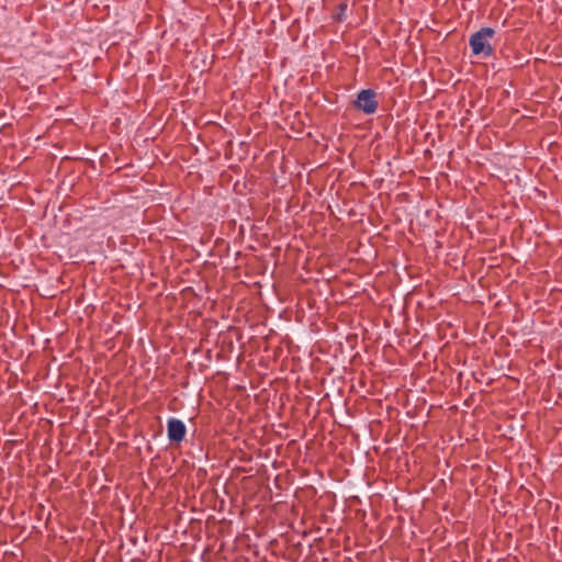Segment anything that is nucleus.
I'll return each mask as SVG.
<instances>
[{"label":"nucleus","instance_id":"nucleus-1","mask_svg":"<svg viewBox=\"0 0 562 562\" xmlns=\"http://www.w3.org/2000/svg\"><path fill=\"white\" fill-rule=\"evenodd\" d=\"M495 35V30L490 26L480 29L477 32L471 35L469 44L474 55H482L490 57L493 55L494 49L488 43V38Z\"/></svg>","mask_w":562,"mask_h":562},{"label":"nucleus","instance_id":"nucleus-2","mask_svg":"<svg viewBox=\"0 0 562 562\" xmlns=\"http://www.w3.org/2000/svg\"><path fill=\"white\" fill-rule=\"evenodd\" d=\"M353 106L366 114L375 113L379 106L376 92L372 89H362L353 101Z\"/></svg>","mask_w":562,"mask_h":562},{"label":"nucleus","instance_id":"nucleus-3","mask_svg":"<svg viewBox=\"0 0 562 562\" xmlns=\"http://www.w3.org/2000/svg\"><path fill=\"white\" fill-rule=\"evenodd\" d=\"M187 427L184 423L178 418H170L167 423V436L170 442L180 443L184 440Z\"/></svg>","mask_w":562,"mask_h":562},{"label":"nucleus","instance_id":"nucleus-4","mask_svg":"<svg viewBox=\"0 0 562 562\" xmlns=\"http://www.w3.org/2000/svg\"><path fill=\"white\" fill-rule=\"evenodd\" d=\"M347 1L340 2L331 15L333 20L337 23L344 22L347 19Z\"/></svg>","mask_w":562,"mask_h":562}]
</instances>
